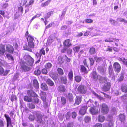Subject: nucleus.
Here are the masks:
<instances>
[{"label":"nucleus","mask_w":127,"mask_h":127,"mask_svg":"<svg viewBox=\"0 0 127 127\" xmlns=\"http://www.w3.org/2000/svg\"><path fill=\"white\" fill-rule=\"evenodd\" d=\"M107 121L108 122L107 123V127H112L114 125V122L112 119V117L108 116L107 119Z\"/></svg>","instance_id":"obj_7"},{"label":"nucleus","mask_w":127,"mask_h":127,"mask_svg":"<svg viewBox=\"0 0 127 127\" xmlns=\"http://www.w3.org/2000/svg\"><path fill=\"white\" fill-rule=\"evenodd\" d=\"M73 70L72 69H71L68 73V77L69 79L70 80H72L73 78Z\"/></svg>","instance_id":"obj_30"},{"label":"nucleus","mask_w":127,"mask_h":127,"mask_svg":"<svg viewBox=\"0 0 127 127\" xmlns=\"http://www.w3.org/2000/svg\"><path fill=\"white\" fill-rule=\"evenodd\" d=\"M34 0H30L29 2L27 3V4L25 6V7H28L29 6L31 5V4H32L34 2Z\"/></svg>","instance_id":"obj_54"},{"label":"nucleus","mask_w":127,"mask_h":127,"mask_svg":"<svg viewBox=\"0 0 127 127\" xmlns=\"http://www.w3.org/2000/svg\"><path fill=\"white\" fill-rule=\"evenodd\" d=\"M49 76L54 80H55L56 78V77L55 74L53 72L50 73Z\"/></svg>","instance_id":"obj_53"},{"label":"nucleus","mask_w":127,"mask_h":127,"mask_svg":"<svg viewBox=\"0 0 127 127\" xmlns=\"http://www.w3.org/2000/svg\"><path fill=\"white\" fill-rule=\"evenodd\" d=\"M34 39V38L33 37L30 35H29L28 36L27 38L28 42H33Z\"/></svg>","instance_id":"obj_44"},{"label":"nucleus","mask_w":127,"mask_h":127,"mask_svg":"<svg viewBox=\"0 0 127 127\" xmlns=\"http://www.w3.org/2000/svg\"><path fill=\"white\" fill-rule=\"evenodd\" d=\"M34 74L36 75H39L41 73L40 70L39 69L35 70L34 72Z\"/></svg>","instance_id":"obj_49"},{"label":"nucleus","mask_w":127,"mask_h":127,"mask_svg":"<svg viewBox=\"0 0 127 127\" xmlns=\"http://www.w3.org/2000/svg\"><path fill=\"white\" fill-rule=\"evenodd\" d=\"M23 48L24 50H27L30 52H32V50L29 48L27 44H26L24 45Z\"/></svg>","instance_id":"obj_48"},{"label":"nucleus","mask_w":127,"mask_h":127,"mask_svg":"<svg viewBox=\"0 0 127 127\" xmlns=\"http://www.w3.org/2000/svg\"><path fill=\"white\" fill-rule=\"evenodd\" d=\"M51 0H48L44 2L41 3V6L42 7H44L47 6L50 3Z\"/></svg>","instance_id":"obj_32"},{"label":"nucleus","mask_w":127,"mask_h":127,"mask_svg":"<svg viewBox=\"0 0 127 127\" xmlns=\"http://www.w3.org/2000/svg\"><path fill=\"white\" fill-rule=\"evenodd\" d=\"M72 52V50L71 49L68 48L67 49V53L68 55H71Z\"/></svg>","instance_id":"obj_61"},{"label":"nucleus","mask_w":127,"mask_h":127,"mask_svg":"<svg viewBox=\"0 0 127 127\" xmlns=\"http://www.w3.org/2000/svg\"><path fill=\"white\" fill-rule=\"evenodd\" d=\"M80 48V46H76L73 48V49L74 52L77 53L79 51Z\"/></svg>","instance_id":"obj_39"},{"label":"nucleus","mask_w":127,"mask_h":127,"mask_svg":"<svg viewBox=\"0 0 127 127\" xmlns=\"http://www.w3.org/2000/svg\"><path fill=\"white\" fill-rule=\"evenodd\" d=\"M91 120V118L89 116H85L84 119V121L86 123H89Z\"/></svg>","instance_id":"obj_31"},{"label":"nucleus","mask_w":127,"mask_h":127,"mask_svg":"<svg viewBox=\"0 0 127 127\" xmlns=\"http://www.w3.org/2000/svg\"><path fill=\"white\" fill-rule=\"evenodd\" d=\"M90 62V64L91 66L93 65L94 63V61L92 58H89Z\"/></svg>","instance_id":"obj_58"},{"label":"nucleus","mask_w":127,"mask_h":127,"mask_svg":"<svg viewBox=\"0 0 127 127\" xmlns=\"http://www.w3.org/2000/svg\"><path fill=\"white\" fill-rule=\"evenodd\" d=\"M33 99V103L35 104L38 103L39 102V100L37 97H34Z\"/></svg>","instance_id":"obj_52"},{"label":"nucleus","mask_w":127,"mask_h":127,"mask_svg":"<svg viewBox=\"0 0 127 127\" xmlns=\"http://www.w3.org/2000/svg\"><path fill=\"white\" fill-rule=\"evenodd\" d=\"M95 48L92 47L90 48L89 50V53L90 54H94L95 53Z\"/></svg>","instance_id":"obj_40"},{"label":"nucleus","mask_w":127,"mask_h":127,"mask_svg":"<svg viewBox=\"0 0 127 127\" xmlns=\"http://www.w3.org/2000/svg\"><path fill=\"white\" fill-rule=\"evenodd\" d=\"M111 87L109 83L107 82L106 83L102 88V90L104 92L108 91Z\"/></svg>","instance_id":"obj_15"},{"label":"nucleus","mask_w":127,"mask_h":127,"mask_svg":"<svg viewBox=\"0 0 127 127\" xmlns=\"http://www.w3.org/2000/svg\"><path fill=\"white\" fill-rule=\"evenodd\" d=\"M41 72L42 74L46 75L48 71L46 68H44L42 69Z\"/></svg>","instance_id":"obj_62"},{"label":"nucleus","mask_w":127,"mask_h":127,"mask_svg":"<svg viewBox=\"0 0 127 127\" xmlns=\"http://www.w3.org/2000/svg\"><path fill=\"white\" fill-rule=\"evenodd\" d=\"M24 100L25 101L28 102H31L32 101V97L29 96L25 95L24 96Z\"/></svg>","instance_id":"obj_28"},{"label":"nucleus","mask_w":127,"mask_h":127,"mask_svg":"<svg viewBox=\"0 0 127 127\" xmlns=\"http://www.w3.org/2000/svg\"><path fill=\"white\" fill-rule=\"evenodd\" d=\"M119 89L117 88H115L114 90V92L117 95H119L120 94V93H119Z\"/></svg>","instance_id":"obj_46"},{"label":"nucleus","mask_w":127,"mask_h":127,"mask_svg":"<svg viewBox=\"0 0 127 127\" xmlns=\"http://www.w3.org/2000/svg\"><path fill=\"white\" fill-rule=\"evenodd\" d=\"M122 91L124 93L127 92V85L126 84H123L121 86Z\"/></svg>","instance_id":"obj_25"},{"label":"nucleus","mask_w":127,"mask_h":127,"mask_svg":"<svg viewBox=\"0 0 127 127\" xmlns=\"http://www.w3.org/2000/svg\"><path fill=\"white\" fill-rule=\"evenodd\" d=\"M71 116V112L70 111L67 112L66 113V118L67 120H68L69 119V118Z\"/></svg>","instance_id":"obj_56"},{"label":"nucleus","mask_w":127,"mask_h":127,"mask_svg":"<svg viewBox=\"0 0 127 127\" xmlns=\"http://www.w3.org/2000/svg\"><path fill=\"white\" fill-rule=\"evenodd\" d=\"M73 122H69L67 125L66 127H73Z\"/></svg>","instance_id":"obj_60"},{"label":"nucleus","mask_w":127,"mask_h":127,"mask_svg":"<svg viewBox=\"0 0 127 127\" xmlns=\"http://www.w3.org/2000/svg\"><path fill=\"white\" fill-rule=\"evenodd\" d=\"M42 95H44V96H42L41 97V99L44 102H46V97L45 96L46 95V92H41Z\"/></svg>","instance_id":"obj_34"},{"label":"nucleus","mask_w":127,"mask_h":127,"mask_svg":"<svg viewBox=\"0 0 127 127\" xmlns=\"http://www.w3.org/2000/svg\"><path fill=\"white\" fill-rule=\"evenodd\" d=\"M54 12L53 11H52L49 12L47 13L46 14V16L44 17V19H48L51 15L52 14H53Z\"/></svg>","instance_id":"obj_41"},{"label":"nucleus","mask_w":127,"mask_h":127,"mask_svg":"<svg viewBox=\"0 0 127 127\" xmlns=\"http://www.w3.org/2000/svg\"><path fill=\"white\" fill-rule=\"evenodd\" d=\"M105 119V118L104 116L102 115H99L98 120L99 122H102L104 121Z\"/></svg>","instance_id":"obj_33"},{"label":"nucleus","mask_w":127,"mask_h":127,"mask_svg":"<svg viewBox=\"0 0 127 127\" xmlns=\"http://www.w3.org/2000/svg\"><path fill=\"white\" fill-rule=\"evenodd\" d=\"M80 70L81 73H83L84 74H87L89 71L84 65H80Z\"/></svg>","instance_id":"obj_12"},{"label":"nucleus","mask_w":127,"mask_h":127,"mask_svg":"<svg viewBox=\"0 0 127 127\" xmlns=\"http://www.w3.org/2000/svg\"><path fill=\"white\" fill-rule=\"evenodd\" d=\"M119 120L122 122H124L126 120V116L124 114H120L119 116Z\"/></svg>","instance_id":"obj_21"},{"label":"nucleus","mask_w":127,"mask_h":127,"mask_svg":"<svg viewBox=\"0 0 127 127\" xmlns=\"http://www.w3.org/2000/svg\"><path fill=\"white\" fill-rule=\"evenodd\" d=\"M28 107L31 109H33L35 108V106L32 103H29L27 104Z\"/></svg>","instance_id":"obj_38"},{"label":"nucleus","mask_w":127,"mask_h":127,"mask_svg":"<svg viewBox=\"0 0 127 127\" xmlns=\"http://www.w3.org/2000/svg\"><path fill=\"white\" fill-rule=\"evenodd\" d=\"M54 24V22H51L48 25L46 26L45 27V29H47L49 28L50 27H52L53 26Z\"/></svg>","instance_id":"obj_59"},{"label":"nucleus","mask_w":127,"mask_h":127,"mask_svg":"<svg viewBox=\"0 0 127 127\" xmlns=\"http://www.w3.org/2000/svg\"><path fill=\"white\" fill-rule=\"evenodd\" d=\"M52 66V64L50 63H47L45 65V67L46 68H51Z\"/></svg>","instance_id":"obj_57"},{"label":"nucleus","mask_w":127,"mask_h":127,"mask_svg":"<svg viewBox=\"0 0 127 127\" xmlns=\"http://www.w3.org/2000/svg\"><path fill=\"white\" fill-rule=\"evenodd\" d=\"M36 116L37 121L41 123L42 121V115L40 113H36Z\"/></svg>","instance_id":"obj_18"},{"label":"nucleus","mask_w":127,"mask_h":127,"mask_svg":"<svg viewBox=\"0 0 127 127\" xmlns=\"http://www.w3.org/2000/svg\"><path fill=\"white\" fill-rule=\"evenodd\" d=\"M94 127H102V125L100 123H97L94 125Z\"/></svg>","instance_id":"obj_64"},{"label":"nucleus","mask_w":127,"mask_h":127,"mask_svg":"<svg viewBox=\"0 0 127 127\" xmlns=\"http://www.w3.org/2000/svg\"><path fill=\"white\" fill-rule=\"evenodd\" d=\"M26 60L25 64L28 66H33L34 60L29 55H27L24 57Z\"/></svg>","instance_id":"obj_1"},{"label":"nucleus","mask_w":127,"mask_h":127,"mask_svg":"<svg viewBox=\"0 0 127 127\" xmlns=\"http://www.w3.org/2000/svg\"><path fill=\"white\" fill-rule=\"evenodd\" d=\"M6 48L7 51L9 53L13 54L14 52V48L11 45L8 44L6 45Z\"/></svg>","instance_id":"obj_10"},{"label":"nucleus","mask_w":127,"mask_h":127,"mask_svg":"<svg viewBox=\"0 0 127 127\" xmlns=\"http://www.w3.org/2000/svg\"><path fill=\"white\" fill-rule=\"evenodd\" d=\"M108 69V73L110 76L113 75L114 74V72L112 66L111 65L109 66Z\"/></svg>","instance_id":"obj_26"},{"label":"nucleus","mask_w":127,"mask_h":127,"mask_svg":"<svg viewBox=\"0 0 127 127\" xmlns=\"http://www.w3.org/2000/svg\"><path fill=\"white\" fill-rule=\"evenodd\" d=\"M70 40L69 39L65 40L63 42V44L64 47L68 48L72 46V44L70 42Z\"/></svg>","instance_id":"obj_13"},{"label":"nucleus","mask_w":127,"mask_h":127,"mask_svg":"<svg viewBox=\"0 0 127 127\" xmlns=\"http://www.w3.org/2000/svg\"><path fill=\"white\" fill-rule=\"evenodd\" d=\"M5 47V45L3 44H0V56L3 55L6 52Z\"/></svg>","instance_id":"obj_14"},{"label":"nucleus","mask_w":127,"mask_h":127,"mask_svg":"<svg viewBox=\"0 0 127 127\" xmlns=\"http://www.w3.org/2000/svg\"><path fill=\"white\" fill-rule=\"evenodd\" d=\"M46 82L49 86H53L54 84V82L49 78H48L46 80Z\"/></svg>","instance_id":"obj_27"},{"label":"nucleus","mask_w":127,"mask_h":127,"mask_svg":"<svg viewBox=\"0 0 127 127\" xmlns=\"http://www.w3.org/2000/svg\"><path fill=\"white\" fill-rule=\"evenodd\" d=\"M67 98L69 101H72L74 97L72 93H69L67 95Z\"/></svg>","instance_id":"obj_29"},{"label":"nucleus","mask_w":127,"mask_h":127,"mask_svg":"<svg viewBox=\"0 0 127 127\" xmlns=\"http://www.w3.org/2000/svg\"><path fill=\"white\" fill-rule=\"evenodd\" d=\"M60 78L62 83L64 84H66L67 83V80L66 76H61Z\"/></svg>","instance_id":"obj_22"},{"label":"nucleus","mask_w":127,"mask_h":127,"mask_svg":"<svg viewBox=\"0 0 127 127\" xmlns=\"http://www.w3.org/2000/svg\"><path fill=\"white\" fill-rule=\"evenodd\" d=\"M78 92L81 94H84L87 92V89L85 86L82 84L80 85L77 89Z\"/></svg>","instance_id":"obj_3"},{"label":"nucleus","mask_w":127,"mask_h":127,"mask_svg":"<svg viewBox=\"0 0 127 127\" xmlns=\"http://www.w3.org/2000/svg\"><path fill=\"white\" fill-rule=\"evenodd\" d=\"M58 90L60 93H64L66 89L64 86L60 85L58 87Z\"/></svg>","instance_id":"obj_19"},{"label":"nucleus","mask_w":127,"mask_h":127,"mask_svg":"<svg viewBox=\"0 0 127 127\" xmlns=\"http://www.w3.org/2000/svg\"><path fill=\"white\" fill-rule=\"evenodd\" d=\"M40 53L41 54V55L42 56V54L44 55H45V50H44V48H42L40 50Z\"/></svg>","instance_id":"obj_63"},{"label":"nucleus","mask_w":127,"mask_h":127,"mask_svg":"<svg viewBox=\"0 0 127 127\" xmlns=\"http://www.w3.org/2000/svg\"><path fill=\"white\" fill-rule=\"evenodd\" d=\"M90 77L95 81H96L98 79V75H97L96 71H93L91 73Z\"/></svg>","instance_id":"obj_9"},{"label":"nucleus","mask_w":127,"mask_h":127,"mask_svg":"<svg viewBox=\"0 0 127 127\" xmlns=\"http://www.w3.org/2000/svg\"><path fill=\"white\" fill-rule=\"evenodd\" d=\"M14 98L16 100L17 99L16 96L13 94H12L11 96L10 97L11 100L13 102L14 100Z\"/></svg>","instance_id":"obj_51"},{"label":"nucleus","mask_w":127,"mask_h":127,"mask_svg":"<svg viewBox=\"0 0 127 127\" xmlns=\"http://www.w3.org/2000/svg\"><path fill=\"white\" fill-rule=\"evenodd\" d=\"M41 89L44 91H47L48 90V87L47 84L45 83H42L41 84Z\"/></svg>","instance_id":"obj_20"},{"label":"nucleus","mask_w":127,"mask_h":127,"mask_svg":"<svg viewBox=\"0 0 127 127\" xmlns=\"http://www.w3.org/2000/svg\"><path fill=\"white\" fill-rule=\"evenodd\" d=\"M100 109L101 112L103 114H107L109 111L108 106L105 103L101 104Z\"/></svg>","instance_id":"obj_2"},{"label":"nucleus","mask_w":127,"mask_h":127,"mask_svg":"<svg viewBox=\"0 0 127 127\" xmlns=\"http://www.w3.org/2000/svg\"><path fill=\"white\" fill-rule=\"evenodd\" d=\"M4 116L5 117L7 121V127H8L10 125L9 127H13L11 123V120L10 117L6 114H4Z\"/></svg>","instance_id":"obj_8"},{"label":"nucleus","mask_w":127,"mask_h":127,"mask_svg":"<svg viewBox=\"0 0 127 127\" xmlns=\"http://www.w3.org/2000/svg\"><path fill=\"white\" fill-rule=\"evenodd\" d=\"M113 67L115 72L119 73L120 72L121 69V67L120 64L118 63L117 62L114 63L113 64Z\"/></svg>","instance_id":"obj_4"},{"label":"nucleus","mask_w":127,"mask_h":127,"mask_svg":"<svg viewBox=\"0 0 127 127\" xmlns=\"http://www.w3.org/2000/svg\"><path fill=\"white\" fill-rule=\"evenodd\" d=\"M27 92L28 95L30 97H38V95L32 90H28Z\"/></svg>","instance_id":"obj_5"},{"label":"nucleus","mask_w":127,"mask_h":127,"mask_svg":"<svg viewBox=\"0 0 127 127\" xmlns=\"http://www.w3.org/2000/svg\"><path fill=\"white\" fill-rule=\"evenodd\" d=\"M85 22L87 23H91L93 22V20L90 19H86L85 20Z\"/></svg>","instance_id":"obj_55"},{"label":"nucleus","mask_w":127,"mask_h":127,"mask_svg":"<svg viewBox=\"0 0 127 127\" xmlns=\"http://www.w3.org/2000/svg\"><path fill=\"white\" fill-rule=\"evenodd\" d=\"M61 104L64 105L66 103V100L64 97L62 96L61 97Z\"/></svg>","instance_id":"obj_35"},{"label":"nucleus","mask_w":127,"mask_h":127,"mask_svg":"<svg viewBox=\"0 0 127 127\" xmlns=\"http://www.w3.org/2000/svg\"><path fill=\"white\" fill-rule=\"evenodd\" d=\"M89 111L92 115H96L98 112V110L96 108L95 106L91 107L89 109Z\"/></svg>","instance_id":"obj_11"},{"label":"nucleus","mask_w":127,"mask_h":127,"mask_svg":"<svg viewBox=\"0 0 127 127\" xmlns=\"http://www.w3.org/2000/svg\"><path fill=\"white\" fill-rule=\"evenodd\" d=\"M87 109V106H82L79 111V114L82 115H84L86 113V111Z\"/></svg>","instance_id":"obj_16"},{"label":"nucleus","mask_w":127,"mask_h":127,"mask_svg":"<svg viewBox=\"0 0 127 127\" xmlns=\"http://www.w3.org/2000/svg\"><path fill=\"white\" fill-rule=\"evenodd\" d=\"M74 79L76 82L79 83L81 81L82 78L80 76L77 75L75 77Z\"/></svg>","instance_id":"obj_36"},{"label":"nucleus","mask_w":127,"mask_h":127,"mask_svg":"<svg viewBox=\"0 0 127 127\" xmlns=\"http://www.w3.org/2000/svg\"><path fill=\"white\" fill-rule=\"evenodd\" d=\"M119 40L118 39L115 38H109L108 39H105L104 40L105 42H112L113 41H118Z\"/></svg>","instance_id":"obj_24"},{"label":"nucleus","mask_w":127,"mask_h":127,"mask_svg":"<svg viewBox=\"0 0 127 127\" xmlns=\"http://www.w3.org/2000/svg\"><path fill=\"white\" fill-rule=\"evenodd\" d=\"M81 100L82 96H76L74 104H75L77 105L79 104L81 102Z\"/></svg>","instance_id":"obj_17"},{"label":"nucleus","mask_w":127,"mask_h":127,"mask_svg":"<svg viewBox=\"0 0 127 127\" xmlns=\"http://www.w3.org/2000/svg\"><path fill=\"white\" fill-rule=\"evenodd\" d=\"M28 45L29 47L31 48H34V43L33 42H28Z\"/></svg>","instance_id":"obj_47"},{"label":"nucleus","mask_w":127,"mask_h":127,"mask_svg":"<svg viewBox=\"0 0 127 127\" xmlns=\"http://www.w3.org/2000/svg\"><path fill=\"white\" fill-rule=\"evenodd\" d=\"M21 68L22 71L26 72L30 71L31 68L30 66H28L25 63H23L21 65Z\"/></svg>","instance_id":"obj_6"},{"label":"nucleus","mask_w":127,"mask_h":127,"mask_svg":"<svg viewBox=\"0 0 127 127\" xmlns=\"http://www.w3.org/2000/svg\"><path fill=\"white\" fill-rule=\"evenodd\" d=\"M58 63L60 64H61L63 63L64 61L62 56H60L58 57Z\"/></svg>","instance_id":"obj_43"},{"label":"nucleus","mask_w":127,"mask_h":127,"mask_svg":"<svg viewBox=\"0 0 127 127\" xmlns=\"http://www.w3.org/2000/svg\"><path fill=\"white\" fill-rule=\"evenodd\" d=\"M6 56L9 60L14 61V59L12 55L9 53H7L6 54Z\"/></svg>","instance_id":"obj_42"},{"label":"nucleus","mask_w":127,"mask_h":127,"mask_svg":"<svg viewBox=\"0 0 127 127\" xmlns=\"http://www.w3.org/2000/svg\"><path fill=\"white\" fill-rule=\"evenodd\" d=\"M57 71L59 74L60 75H63L64 73L63 69L60 68H58L57 69Z\"/></svg>","instance_id":"obj_37"},{"label":"nucleus","mask_w":127,"mask_h":127,"mask_svg":"<svg viewBox=\"0 0 127 127\" xmlns=\"http://www.w3.org/2000/svg\"><path fill=\"white\" fill-rule=\"evenodd\" d=\"M33 85L35 88H39V84L37 80L36 79H34L33 80Z\"/></svg>","instance_id":"obj_23"},{"label":"nucleus","mask_w":127,"mask_h":127,"mask_svg":"<svg viewBox=\"0 0 127 127\" xmlns=\"http://www.w3.org/2000/svg\"><path fill=\"white\" fill-rule=\"evenodd\" d=\"M124 74L123 73H121L120 74V76L118 78V82H121L124 79Z\"/></svg>","instance_id":"obj_45"},{"label":"nucleus","mask_w":127,"mask_h":127,"mask_svg":"<svg viewBox=\"0 0 127 127\" xmlns=\"http://www.w3.org/2000/svg\"><path fill=\"white\" fill-rule=\"evenodd\" d=\"M29 119L30 120L32 121L35 119V117L34 115L30 114L29 116Z\"/></svg>","instance_id":"obj_50"}]
</instances>
